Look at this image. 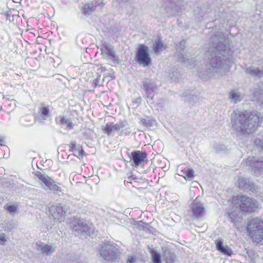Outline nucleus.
<instances>
[{"label":"nucleus","instance_id":"18","mask_svg":"<svg viewBox=\"0 0 263 263\" xmlns=\"http://www.w3.org/2000/svg\"><path fill=\"white\" fill-rule=\"evenodd\" d=\"M215 243L216 247V249L223 255L228 256H231L233 251L228 246H224L223 243L221 239H216L215 241Z\"/></svg>","mask_w":263,"mask_h":263},{"label":"nucleus","instance_id":"12","mask_svg":"<svg viewBox=\"0 0 263 263\" xmlns=\"http://www.w3.org/2000/svg\"><path fill=\"white\" fill-rule=\"evenodd\" d=\"M49 212L55 220L62 221L64 220L65 214L68 212V210L61 204L51 205L49 208Z\"/></svg>","mask_w":263,"mask_h":263},{"label":"nucleus","instance_id":"2","mask_svg":"<svg viewBox=\"0 0 263 263\" xmlns=\"http://www.w3.org/2000/svg\"><path fill=\"white\" fill-rule=\"evenodd\" d=\"M231 121L234 131L241 135H246L254 133L260 126L262 119L254 112L234 111L231 114Z\"/></svg>","mask_w":263,"mask_h":263},{"label":"nucleus","instance_id":"11","mask_svg":"<svg viewBox=\"0 0 263 263\" xmlns=\"http://www.w3.org/2000/svg\"><path fill=\"white\" fill-rule=\"evenodd\" d=\"M245 163L251 168L255 175L258 176L263 173V158L257 159L249 157Z\"/></svg>","mask_w":263,"mask_h":263},{"label":"nucleus","instance_id":"19","mask_svg":"<svg viewBox=\"0 0 263 263\" xmlns=\"http://www.w3.org/2000/svg\"><path fill=\"white\" fill-rule=\"evenodd\" d=\"M215 243L216 247V249L223 255L228 256H231L233 251L228 246H224L223 243L221 239H216L215 241Z\"/></svg>","mask_w":263,"mask_h":263},{"label":"nucleus","instance_id":"37","mask_svg":"<svg viewBox=\"0 0 263 263\" xmlns=\"http://www.w3.org/2000/svg\"><path fill=\"white\" fill-rule=\"evenodd\" d=\"M4 208L9 213H12L15 212L17 211L18 206L16 205L6 204Z\"/></svg>","mask_w":263,"mask_h":263},{"label":"nucleus","instance_id":"29","mask_svg":"<svg viewBox=\"0 0 263 263\" xmlns=\"http://www.w3.org/2000/svg\"><path fill=\"white\" fill-rule=\"evenodd\" d=\"M180 175L183 176L185 179L187 178L188 179H191L194 177V171L192 168L186 167L182 168L181 166H180Z\"/></svg>","mask_w":263,"mask_h":263},{"label":"nucleus","instance_id":"8","mask_svg":"<svg viewBox=\"0 0 263 263\" xmlns=\"http://www.w3.org/2000/svg\"><path fill=\"white\" fill-rule=\"evenodd\" d=\"M35 175L41 181L42 185L44 189L52 191H61V188L57 185V183L46 174L37 171L35 172Z\"/></svg>","mask_w":263,"mask_h":263},{"label":"nucleus","instance_id":"34","mask_svg":"<svg viewBox=\"0 0 263 263\" xmlns=\"http://www.w3.org/2000/svg\"><path fill=\"white\" fill-rule=\"evenodd\" d=\"M163 48V44L160 40L155 41L153 45L152 48L156 53H159Z\"/></svg>","mask_w":263,"mask_h":263},{"label":"nucleus","instance_id":"45","mask_svg":"<svg viewBox=\"0 0 263 263\" xmlns=\"http://www.w3.org/2000/svg\"><path fill=\"white\" fill-rule=\"evenodd\" d=\"M100 4V2L98 0H93L91 4L94 6V7L96 8L97 6H99Z\"/></svg>","mask_w":263,"mask_h":263},{"label":"nucleus","instance_id":"47","mask_svg":"<svg viewBox=\"0 0 263 263\" xmlns=\"http://www.w3.org/2000/svg\"><path fill=\"white\" fill-rule=\"evenodd\" d=\"M165 102V100L164 99L161 98L158 100V103L160 104H163Z\"/></svg>","mask_w":263,"mask_h":263},{"label":"nucleus","instance_id":"25","mask_svg":"<svg viewBox=\"0 0 263 263\" xmlns=\"http://www.w3.org/2000/svg\"><path fill=\"white\" fill-rule=\"evenodd\" d=\"M243 97V95L240 92L234 90L231 91L229 94V98L231 102L235 104L241 101Z\"/></svg>","mask_w":263,"mask_h":263},{"label":"nucleus","instance_id":"16","mask_svg":"<svg viewBox=\"0 0 263 263\" xmlns=\"http://www.w3.org/2000/svg\"><path fill=\"white\" fill-rule=\"evenodd\" d=\"M182 0H166L165 10L168 16L176 15L181 9L180 5Z\"/></svg>","mask_w":263,"mask_h":263},{"label":"nucleus","instance_id":"35","mask_svg":"<svg viewBox=\"0 0 263 263\" xmlns=\"http://www.w3.org/2000/svg\"><path fill=\"white\" fill-rule=\"evenodd\" d=\"M95 8L90 4L86 5L83 8V13L85 15H89L91 13L95 11Z\"/></svg>","mask_w":263,"mask_h":263},{"label":"nucleus","instance_id":"49","mask_svg":"<svg viewBox=\"0 0 263 263\" xmlns=\"http://www.w3.org/2000/svg\"><path fill=\"white\" fill-rule=\"evenodd\" d=\"M136 177H135L133 175H132L128 177V179L129 180L135 179Z\"/></svg>","mask_w":263,"mask_h":263},{"label":"nucleus","instance_id":"17","mask_svg":"<svg viewBox=\"0 0 263 263\" xmlns=\"http://www.w3.org/2000/svg\"><path fill=\"white\" fill-rule=\"evenodd\" d=\"M125 126V125L123 122H119L117 124H114L113 122H108L106 124L103 130L108 135H110L113 132L119 131Z\"/></svg>","mask_w":263,"mask_h":263},{"label":"nucleus","instance_id":"32","mask_svg":"<svg viewBox=\"0 0 263 263\" xmlns=\"http://www.w3.org/2000/svg\"><path fill=\"white\" fill-rule=\"evenodd\" d=\"M140 122L146 127H151L155 124L156 121L149 117H146V118H141Z\"/></svg>","mask_w":263,"mask_h":263},{"label":"nucleus","instance_id":"4","mask_svg":"<svg viewBox=\"0 0 263 263\" xmlns=\"http://www.w3.org/2000/svg\"><path fill=\"white\" fill-rule=\"evenodd\" d=\"M247 230L250 235L256 241H261L263 239V221L255 218L252 219Z\"/></svg>","mask_w":263,"mask_h":263},{"label":"nucleus","instance_id":"10","mask_svg":"<svg viewBox=\"0 0 263 263\" xmlns=\"http://www.w3.org/2000/svg\"><path fill=\"white\" fill-rule=\"evenodd\" d=\"M72 231L77 235H85L90 236L91 229L83 219L79 218L72 223Z\"/></svg>","mask_w":263,"mask_h":263},{"label":"nucleus","instance_id":"28","mask_svg":"<svg viewBox=\"0 0 263 263\" xmlns=\"http://www.w3.org/2000/svg\"><path fill=\"white\" fill-rule=\"evenodd\" d=\"M38 249H40L42 253H45L47 255H49L53 253L55 249L54 247L47 244H42L38 246Z\"/></svg>","mask_w":263,"mask_h":263},{"label":"nucleus","instance_id":"23","mask_svg":"<svg viewBox=\"0 0 263 263\" xmlns=\"http://www.w3.org/2000/svg\"><path fill=\"white\" fill-rule=\"evenodd\" d=\"M163 257L166 263H175L176 260V255L174 252L169 249H165L163 250Z\"/></svg>","mask_w":263,"mask_h":263},{"label":"nucleus","instance_id":"1","mask_svg":"<svg viewBox=\"0 0 263 263\" xmlns=\"http://www.w3.org/2000/svg\"><path fill=\"white\" fill-rule=\"evenodd\" d=\"M233 53L224 34L217 33L212 36L206 55V67L199 72V76L202 79H209L224 75L230 70L233 63Z\"/></svg>","mask_w":263,"mask_h":263},{"label":"nucleus","instance_id":"50","mask_svg":"<svg viewBox=\"0 0 263 263\" xmlns=\"http://www.w3.org/2000/svg\"><path fill=\"white\" fill-rule=\"evenodd\" d=\"M110 77H111V79H115V76H111Z\"/></svg>","mask_w":263,"mask_h":263},{"label":"nucleus","instance_id":"42","mask_svg":"<svg viewBox=\"0 0 263 263\" xmlns=\"http://www.w3.org/2000/svg\"><path fill=\"white\" fill-rule=\"evenodd\" d=\"M198 15H199V17H201V20H202V19H204V18H206L205 12L202 9H201L199 11V14ZM200 20V18H199V20Z\"/></svg>","mask_w":263,"mask_h":263},{"label":"nucleus","instance_id":"33","mask_svg":"<svg viewBox=\"0 0 263 263\" xmlns=\"http://www.w3.org/2000/svg\"><path fill=\"white\" fill-rule=\"evenodd\" d=\"M151 254L153 263H161V255L156 250H152L151 251Z\"/></svg>","mask_w":263,"mask_h":263},{"label":"nucleus","instance_id":"15","mask_svg":"<svg viewBox=\"0 0 263 263\" xmlns=\"http://www.w3.org/2000/svg\"><path fill=\"white\" fill-rule=\"evenodd\" d=\"M237 182L239 188L245 192L254 193L256 190V186L250 178L239 177Z\"/></svg>","mask_w":263,"mask_h":263},{"label":"nucleus","instance_id":"7","mask_svg":"<svg viewBox=\"0 0 263 263\" xmlns=\"http://www.w3.org/2000/svg\"><path fill=\"white\" fill-rule=\"evenodd\" d=\"M136 61L143 67L149 65L152 62L151 58L149 54V48L144 44H140L138 48L135 57Z\"/></svg>","mask_w":263,"mask_h":263},{"label":"nucleus","instance_id":"6","mask_svg":"<svg viewBox=\"0 0 263 263\" xmlns=\"http://www.w3.org/2000/svg\"><path fill=\"white\" fill-rule=\"evenodd\" d=\"M237 200L239 201V208L241 211L247 213L254 212L258 208V202L252 198L246 196H237Z\"/></svg>","mask_w":263,"mask_h":263},{"label":"nucleus","instance_id":"31","mask_svg":"<svg viewBox=\"0 0 263 263\" xmlns=\"http://www.w3.org/2000/svg\"><path fill=\"white\" fill-rule=\"evenodd\" d=\"M178 60L179 62L184 63L187 66H194V63L193 61L189 59H186L184 55L181 53H179L178 55Z\"/></svg>","mask_w":263,"mask_h":263},{"label":"nucleus","instance_id":"39","mask_svg":"<svg viewBox=\"0 0 263 263\" xmlns=\"http://www.w3.org/2000/svg\"><path fill=\"white\" fill-rule=\"evenodd\" d=\"M255 145L263 150V138H257L254 141Z\"/></svg>","mask_w":263,"mask_h":263},{"label":"nucleus","instance_id":"20","mask_svg":"<svg viewBox=\"0 0 263 263\" xmlns=\"http://www.w3.org/2000/svg\"><path fill=\"white\" fill-rule=\"evenodd\" d=\"M50 106L46 105L45 103L40 104V106L38 109V115L41 119L45 120L50 117Z\"/></svg>","mask_w":263,"mask_h":263},{"label":"nucleus","instance_id":"44","mask_svg":"<svg viewBox=\"0 0 263 263\" xmlns=\"http://www.w3.org/2000/svg\"><path fill=\"white\" fill-rule=\"evenodd\" d=\"M185 42L184 40H182L179 43V46L178 48H180L181 50H183L185 47Z\"/></svg>","mask_w":263,"mask_h":263},{"label":"nucleus","instance_id":"40","mask_svg":"<svg viewBox=\"0 0 263 263\" xmlns=\"http://www.w3.org/2000/svg\"><path fill=\"white\" fill-rule=\"evenodd\" d=\"M127 263H136V257L135 256H129L127 257Z\"/></svg>","mask_w":263,"mask_h":263},{"label":"nucleus","instance_id":"46","mask_svg":"<svg viewBox=\"0 0 263 263\" xmlns=\"http://www.w3.org/2000/svg\"><path fill=\"white\" fill-rule=\"evenodd\" d=\"M67 263H83L82 261L78 259H73L69 260Z\"/></svg>","mask_w":263,"mask_h":263},{"label":"nucleus","instance_id":"3","mask_svg":"<svg viewBox=\"0 0 263 263\" xmlns=\"http://www.w3.org/2000/svg\"><path fill=\"white\" fill-rule=\"evenodd\" d=\"M120 247L112 241L104 242L99 248V252L104 263L115 261L121 253Z\"/></svg>","mask_w":263,"mask_h":263},{"label":"nucleus","instance_id":"26","mask_svg":"<svg viewBox=\"0 0 263 263\" xmlns=\"http://www.w3.org/2000/svg\"><path fill=\"white\" fill-rule=\"evenodd\" d=\"M121 7H129V11H127L129 14L134 12V7L133 5L135 0H116Z\"/></svg>","mask_w":263,"mask_h":263},{"label":"nucleus","instance_id":"48","mask_svg":"<svg viewBox=\"0 0 263 263\" xmlns=\"http://www.w3.org/2000/svg\"><path fill=\"white\" fill-rule=\"evenodd\" d=\"M4 140L3 139H2V138H0V145L1 146H5V144H4Z\"/></svg>","mask_w":263,"mask_h":263},{"label":"nucleus","instance_id":"36","mask_svg":"<svg viewBox=\"0 0 263 263\" xmlns=\"http://www.w3.org/2000/svg\"><path fill=\"white\" fill-rule=\"evenodd\" d=\"M9 239V236H8L5 233L3 232H0V245L2 246H5L6 242Z\"/></svg>","mask_w":263,"mask_h":263},{"label":"nucleus","instance_id":"38","mask_svg":"<svg viewBox=\"0 0 263 263\" xmlns=\"http://www.w3.org/2000/svg\"><path fill=\"white\" fill-rule=\"evenodd\" d=\"M214 148L217 152H221L225 151L227 149V147L223 144H215L214 145Z\"/></svg>","mask_w":263,"mask_h":263},{"label":"nucleus","instance_id":"9","mask_svg":"<svg viewBox=\"0 0 263 263\" xmlns=\"http://www.w3.org/2000/svg\"><path fill=\"white\" fill-rule=\"evenodd\" d=\"M100 50L104 59L110 61L114 64L119 63V57L116 54L114 48L111 45L107 43H104L101 46Z\"/></svg>","mask_w":263,"mask_h":263},{"label":"nucleus","instance_id":"14","mask_svg":"<svg viewBox=\"0 0 263 263\" xmlns=\"http://www.w3.org/2000/svg\"><path fill=\"white\" fill-rule=\"evenodd\" d=\"M189 212L191 213V216L195 218L201 217L204 214V208L198 198H196L191 204Z\"/></svg>","mask_w":263,"mask_h":263},{"label":"nucleus","instance_id":"5","mask_svg":"<svg viewBox=\"0 0 263 263\" xmlns=\"http://www.w3.org/2000/svg\"><path fill=\"white\" fill-rule=\"evenodd\" d=\"M141 88L143 89V97L149 101H153L158 90V85L156 81L152 79L144 78L142 82Z\"/></svg>","mask_w":263,"mask_h":263},{"label":"nucleus","instance_id":"21","mask_svg":"<svg viewBox=\"0 0 263 263\" xmlns=\"http://www.w3.org/2000/svg\"><path fill=\"white\" fill-rule=\"evenodd\" d=\"M55 120L57 124L65 126L67 130H71L74 127V125L72 121L64 116H60L57 117Z\"/></svg>","mask_w":263,"mask_h":263},{"label":"nucleus","instance_id":"27","mask_svg":"<svg viewBox=\"0 0 263 263\" xmlns=\"http://www.w3.org/2000/svg\"><path fill=\"white\" fill-rule=\"evenodd\" d=\"M168 77L174 82L178 81L181 78V74L178 68L173 67L168 70Z\"/></svg>","mask_w":263,"mask_h":263},{"label":"nucleus","instance_id":"43","mask_svg":"<svg viewBox=\"0 0 263 263\" xmlns=\"http://www.w3.org/2000/svg\"><path fill=\"white\" fill-rule=\"evenodd\" d=\"M99 79L96 78V79L93 80L92 85L94 87H96V86L99 85Z\"/></svg>","mask_w":263,"mask_h":263},{"label":"nucleus","instance_id":"22","mask_svg":"<svg viewBox=\"0 0 263 263\" xmlns=\"http://www.w3.org/2000/svg\"><path fill=\"white\" fill-rule=\"evenodd\" d=\"M70 151L73 153V155L79 158H82L85 153L80 145H77L74 141H71L69 144Z\"/></svg>","mask_w":263,"mask_h":263},{"label":"nucleus","instance_id":"13","mask_svg":"<svg viewBox=\"0 0 263 263\" xmlns=\"http://www.w3.org/2000/svg\"><path fill=\"white\" fill-rule=\"evenodd\" d=\"M147 154L145 152L140 151L132 152L129 157L133 166H138L144 165V160L147 158Z\"/></svg>","mask_w":263,"mask_h":263},{"label":"nucleus","instance_id":"24","mask_svg":"<svg viewBox=\"0 0 263 263\" xmlns=\"http://www.w3.org/2000/svg\"><path fill=\"white\" fill-rule=\"evenodd\" d=\"M246 72L254 77L258 78L263 77V70L258 67H249L246 69Z\"/></svg>","mask_w":263,"mask_h":263},{"label":"nucleus","instance_id":"30","mask_svg":"<svg viewBox=\"0 0 263 263\" xmlns=\"http://www.w3.org/2000/svg\"><path fill=\"white\" fill-rule=\"evenodd\" d=\"M16 222L13 220H9L7 221L2 227L3 230L7 233H9L12 231L16 226Z\"/></svg>","mask_w":263,"mask_h":263},{"label":"nucleus","instance_id":"41","mask_svg":"<svg viewBox=\"0 0 263 263\" xmlns=\"http://www.w3.org/2000/svg\"><path fill=\"white\" fill-rule=\"evenodd\" d=\"M141 101L142 98L141 97H139L135 99L133 101V103L136 104L137 106H138L141 104Z\"/></svg>","mask_w":263,"mask_h":263}]
</instances>
